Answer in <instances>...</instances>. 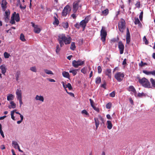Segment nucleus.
<instances>
[{"label":"nucleus","mask_w":155,"mask_h":155,"mask_svg":"<svg viewBox=\"0 0 155 155\" xmlns=\"http://www.w3.org/2000/svg\"><path fill=\"white\" fill-rule=\"evenodd\" d=\"M58 40L61 47L64 45V43L65 45L70 44L71 41V38L68 35L66 36L64 34H59L58 35Z\"/></svg>","instance_id":"f257e3e1"},{"label":"nucleus","mask_w":155,"mask_h":155,"mask_svg":"<svg viewBox=\"0 0 155 155\" xmlns=\"http://www.w3.org/2000/svg\"><path fill=\"white\" fill-rule=\"evenodd\" d=\"M91 19L90 15L87 16L84 19L82 20L79 24L78 22L76 23L74 26L77 28L79 29L80 27L83 28V31H84L86 26L87 24Z\"/></svg>","instance_id":"f03ea898"},{"label":"nucleus","mask_w":155,"mask_h":155,"mask_svg":"<svg viewBox=\"0 0 155 155\" xmlns=\"http://www.w3.org/2000/svg\"><path fill=\"white\" fill-rule=\"evenodd\" d=\"M138 82L143 87L145 88H151L150 84L147 79L145 78H140V77H137Z\"/></svg>","instance_id":"7ed1b4c3"},{"label":"nucleus","mask_w":155,"mask_h":155,"mask_svg":"<svg viewBox=\"0 0 155 155\" xmlns=\"http://www.w3.org/2000/svg\"><path fill=\"white\" fill-rule=\"evenodd\" d=\"M107 35L106 28L104 26H102L100 31V35L101 40L103 42H105Z\"/></svg>","instance_id":"20e7f679"},{"label":"nucleus","mask_w":155,"mask_h":155,"mask_svg":"<svg viewBox=\"0 0 155 155\" xmlns=\"http://www.w3.org/2000/svg\"><path fill=\"white\" fill-rule=\"evenodd\" d=\"M125 21L123 18H121L120 21L118 23V28L119 30L121 32H123L125 28Z\"/></svg>","instance_id":"39448f33"},{"label":"nucleus","mask_w":155,"mask_h":155,"mask_svg":"<svg viewBox=\"0 0 155 155\" xmlns=\"http://www.w3.org/2000/svg\"><path fill=\"white\" fill-rule=\"evenodd\" d=\"M124 76V74L121 72H118L116 73L114 75L115 78L118 82L121 81L123 80Z\"/></svg>","instance_id":"423d86ee"},{"label":"nucleus","mask_w":155,"mask_h":155,"mask_svg":"<svg viewBox=\"0 0 155 155\" xmlns=\"http://www.w3.org/2000/svg\"><path fill=\"white\" fill-rule=\"evenodd\" d=\"M80 1H76L74 2L73 5V11L74 13H76L78 9L79 6L81 7V5L80 4Z\"/></svg>","instance_id":"0eeeda50"},{"label":"nucleus","mask_w":155,"mask_h":155,"mask_svg":"<svg viewBox=\"0 0 155 155\" xmlns=\"http://www.w3.org/2000/svg\"><path fill=\"white\" fill-rule=\"evenodd\" d=\"M84 63V61L81 60H78L76 61L74 60L72 62V66L75 68H77L79 66H81Z\"/></svg>","instance_id":"6e6552de"},{"label":"nucleus","mask_w":155,"mask_h":155,"mask_svg":"<svg viewBox=\"0 0 155 155\" xmlns=\"http://www.w3.org/2000/svg\"><path fill=\"white\" fill-rule=\"evenodd\" d=\"M71 8L70 6L68 5H67L64 8L62 12V16H67L68 12L70 11Z\"/></svg>","instance_id":"1a4fd4ad"},{"label":"nucleus","mask_w":155,"mask_h":155,"mask_svg":"<svg viewBox=\"0 0 155 155\" xmlns=\"http://www.w3.org/2000/svg\"><path fill=\"white\" fill-rule=\"evenodd\" d=\"M118 48L120 51V54H122L123 53L124 50V45L121 41H119L118 45Z\"/></svg>","instance_id":"9d476101"},{"label":"nucleus","mask_w":155,"mask_h":155,"mask_svg":"<svg viewBox=\"0 0 155 155\" xmlns=\"http://www.w3.org/2000/svg\"><path fill=\"white\" fill-rule=\"evenodd\" d=\"M127 31L126 38V43L127 44H129L130 41V35L128 28H127Z\"/></svg>","instance_id":"9b49d317"},{"label":"nucleus","mask_w":155,"mask_h":155,"mask_svg":"<svg viewBox=\"0 0 155 155\" xmlns=\"http://www.w3.org/2000/svg\"><path fill=\"white\" fill-rule=\"evenodd\" d=\"M104 74L105 75L108 76V77L111 79V70L110 68L107 69L104 71Z\"/></svg>","instance_id":"f8f14e48"},{"label":"nucleus","mask_w":155,"mask_h":155,"mask_svg":"<svg viewBox=\"0 0 155 155\" xmlns=\"http://www.w3.org/2000/svg\"><path fill=\"white\" fill-rule=\"evenodd\" d=\"M17 99L22 98V92L21 90L17 89L16 92Z\"/></svg>","instance_id":"ddd939ff"},{"label":"nucleus","mask_w":155,"mask_h":155,"mask_svg":"<svg viewBox=\"0 0 155 155\" xmlns=\"http://www.w3.org/2000/svg\"><path fill=\"white\" fill-rule=\"evenodd\" d=\"M7 2L6 1H2L1 6L2 9L4 11H5L7 7Z\"/></svg>","instance_id":"4468645a"},{"label":"nucleus","mask_w":155,"mask_h":155,"mask_svg":"<svg viewBox=\"0 0 155 155\" xmlns=\"http://www.w3.org/2000/svg\"><path fill=\"white\" fill-rule=\"evenodd\" d=\"M0 69L1 70L2 73L5 75L6 71V69L5 65H1L0 66Z\"/></svg>","instance_id":"2eb2a0df"},{"label":"nucleus","mask_w":155,"mask_h":155,"mask_svg":"<svg viewBox=\"0 0 155 155\" xmlns=\"http://www.w3.org/2000/svg\"><path fill=\"white\" fill-rule=\"evenodd\" d=\"M5 21L8 20L9 18V15L10 14V12L9 10H6L5 12Z\"/></svg>","instance_id":"dca6fc26"},{"label":"nucleus","mask_w":155,"mask_h":155,"mask_svg":"<svg viewBox=\"0 0 155 155\" xmlns=\"http://www.w3.org/2000/svg\"><path fill=\"white\" fill-rule=\"evenodd\" d=\"M127 90L129 91H132L135 94L137 93L136 90L133 86H130L127 88Z\"/></svg>","instance_id":"f3484780"},{"label":"nucleus","mask_w":155,"mask_h":155,"mask_svg":"<svg viewBox=\"0 0 155 155\" xmlns=\"http://www.w3.org/2000/svg\"><path fill=\"white\" fill-rule=\"evenodd\" d=\"M62 75L65 78H68V79H69L70 78V75L68 72H67L63 71L62 72Z\"/></svg>","instance_id":"a211bd4d"},{"label":"nucleus","mask_w":155,"mask_h":155,"mask_svg":"<svg viewBox=\"0 0 155 155\" xmlns=\"http://www.w3.org/2000/svg\"><path fill=\"white\" fill-rule=\"evenodd\" d=\"M16 15V12H14L13 14L12 17H11V20L10 21V23L12 24H14L15 23V17Z\"/></svg>","instance_id":"6ab92c4d"},{"label":"nucleus","mask_w":155,"mask_h":155,"mask_svg":"<svg viewBox=\"0 0 155 155\" xmlns=\"http://www.w3.org/2000/svg\"><path fill=\"white\" fill-rule=\"evenodd\" d=\"M35 99L36 100H39L42 102L44 101V97L43 96H38V95H37L36 96Z\"/></svg>","instance_id":"aec40b11"},{"label":"nucleus","mask_w":155,"mask_h":155,"mask_svg":"<svg viewBox=\"0 0 155 155\" xmlns=\"http://www.w3.org/2000/svg\"><path fill=\"white\" fill-rule=\"evenodd\" d=\"M107 128L109 130L111 129L113 126L112 124L111 121L110 120H108L107 122Z\"/></svg>","instance_id":"412c9836"},{"label":"nucleus","mask_w":155,"mask_h":155,"mask_svg":"<svg viewBox=\"0 0 155 155\" xmlns=\"http://www.w3.org/2000/svg\"><path fill=\"white\" fill-rule=\"evenodd\" d=\"M94 120L95 121L96 129H97L99 124V120L98 118H94Z\"/></svg>","instance_id":"4be33fe9"},{"label":"nucleus","mask_w":155,"mask_h":155,"mask_svg":"<svg viewBox=\"0 0 155 155\" xmlns=\"http://www.w3.org/2000/svg\"><path fill=\"white\" fill-rule=\"evenodd\" d=\"M14 98V96L12 94H8L7 96V100L9 101L12 100Z\"/></svg>","instance_id":"5701e85b"},{"label":"nucleus","mask_w":155,"mask_h":155,"mask_svg":"<svg viewBox=\"0 0 155 155\" xmlns=\"http://www.w3.org/2000/svg\"><path fill=\"white\" fill-rule=\"evenodd\" d=\"M150 82L152 84L151 88H155V80L153 78H151L150 80Z\"/></svg>","instance_id":"b1692460"},{"label":"nucleus","mask_w":155,"mask_h":155,"mask_svg":"<svg viewBox=\"0 0 155 155\" xmlns=\"http://www.w3.org/2000/svg\"><path fill=\"white\" fill-rule=\"evenodd\" d=\"M54 21L53 22V24L54 25H58L59 23V21L58 20L57 18H56L55 16L54 17Z\"/></svg>","instance_id":"393cba45"},{"label":"nucleus","mask_w":155,"mask_h":155,"mask_svg":"<svg viewBox=\"0 0 155 155\" xmlns=\"http://www.w3.org/2000/svg\"><path fill=\"white\" fill-rule=\"evenodd\" d=\"M12 146L15 149H17V147L19 146L17 142L15 141H12Z\"/></svg>","instance_id":"a878e982"},{"label":"nucleus","mask_w":155,"mask_h":155,"mask_svg":"<svg viewBox=\"0 0 155 155\" xmlns=\"http://www.w3.org/2000/svg\"><path fill=\"white\" fill-rule=\"evenodd\" d=\"M34 32L37 34L39 33L41 31V29L40 28L38 27V26L37 27H35L34 29Z\"/></svg>","instance_id":"bb28decb"},{"label":"nucleus","mask_w":155,"mask_h":155,"mask_svg":"<svg viewBox=\"0 0 155 155\" xmlns=\"http://www.w3.org/2000/svg\"><path fill=\"white\" fill-rule=\"evenodd\" d=\"M101 82V78L99 77H97L95 79V83L96 84H99Z\"/></svg>","instance_id":"cd10ccee"},{"label":"nucleus","mask_w":155,"mask_h":155,"mask_svg":"<svg viewBox=\"0 0 155 155\" xmlns=\"http://www.w3.org/2000/svg\"><path fill=\"white\" fill-rule=\"evenodd\" d=\"M78 69L76 70H70L69 71L70 73H71L72 74L73 76H75L77 74V71L78 70Z\"/></svg>","instance_id":"c85d7f7f"},{"label":"nucleus","mask_w":155,"mask_h":155,"mask_svg":"<svg viewBox=\"0 0 155 155\" xmlns=\"http://www.w3.org/2000/svg\"><path fill=\"white\" fill-rule=\"evenodd\" d=\"M63 27L65 28H68L69 27L68 24V22H64L62 23Z\"/></svg>","instance_id":"c756f323"},{"label":"nucleus","mask_w":155,"mask_h":155,"mask_svg":"<svg viewBox=\"0 0 155 155\" xmlns=\"http://www.w3.org/2000/svg\"><path fill=\"white\" fill-rule=\"evenodd\" d=\"M76 48V46L75 43L74 42H72L71 44V46L70 47V49L72 50H74Z\"/></svg>","instance_id":"7c9ffc66"},{"label":"nucleus","mask_w":155,"mask_h":155,"mask_svg":"<svg viewBox=\"0 0 155 155\" xmlns=\"http://www.w3.org/2000/svg\"><path fill=\"white\" fill-rule=\"evenodd\" d=\"M44 71L45 73L48 74L53 75L54 74L52 72L51 70H48L47 69H45L44 70Z\"/></svg>","instance_id":"2f4dec72"},{"label":"nucleus","mask_w":155,"mask_h":155,"mask_svg":"<svg viewBox=\"0 0 155 155\" xmlns=\"http://www.w3.org/2000/svg\"><path fill=\"white\" fill-rule=\"evenodd\" d=\"M15 20L17 22H18L20 21L19 15L18 13L16 14L15 16Z\"/></svg>","instance_id":"473e14b6"},{"label":"nucleus","mask_w":155,"mask_h":155,"mask_svg":"<svg viewBox=\"0 0 155 155\" xmlns=\"http://www.w3.org/2000/svg\"><path fill=\"white\" fill-rule=\"evenodd\" d=\"M102 13L105 15H107L109 13L108 9L107 8L105 10L102 11Z\"/></svg>","instance_id":"72a5a7b5"},{"label":"nucleus","mask_w":155,"mask_h":155,"mask_svg":"<svg viewBox=\"0 0 155 155\" xmlns=\"http://www.w3.org/2000/svg\"><path fill=\"white\" fill-rule=\"evenodd\" d=\"M20 38V40L22 41H26L25 38V36L22 33L21 34Z\"/></svg>","instance_id":"f704fd0d"},{"label":"nucleus","mask_w":155,"mask_h":155,"mask_svg":"<svg viewBox=\"0 0 155 155\" xmlns=\"http://www.w3.org/2000/svg\"><path fill=\"white\" fill-rule=\"evenodd\" d=\"M146 96V94L142 92V93H138L137 94V96L140 97H145Z\"/></svg>","instance_id":"c9c22d12"},{"label":"nucleus","mask_w":155,"mask_h":155,"mask_svg":"<svg viewBox=\"0 0 155 155\" xmlns=\"http://www.w3.org/2000/svg\"><path fill=\"white\" fill-rule=\"evenodd\" d=\"M139 66L140 67H142L145 65H147V64L146 63H144L143 61H141L140 63L139 64Z\"/></svg>","instance_id":"e433bc0d"},{"label":"nucleus","mask_w":155,"mask_h":155,"mask_svg":"<svg viewBox=\"0 0 155 155\" xmlns=\"http://www.w3.org/2000/svg\"><path fill=\"white\" fill-rule=\"evenodd\" d=\"M134 23L135 25L139 24H141V23L139 19H138V18H136L135 19V20Z\"/></svg>","instance_id":"4c0bfd02"},{"label":"nucleus","mask_w":155,"mask_h":155,"mask_svg":"<svg viewBox=\"0 0 155 155\" xmlns=\"http://www.w3.org/2000/svg\"><path fill=\"white\" fill-rule=\"evenodd\" d=\"M15 111H16V110H14L13 111H11V118L12 119L14 120H15V117L14 116V114Z\"/></svg>","instance_id":"58836bf2"},{"label":"nucleus","mask_w":155,"mask_h":155,"mask_svg":"<svg viewBox=\"0 0 155 155\" xmlns=\"http://www.w3.org/2000/svg\"><path fill=\"white\" fill-rule=\"evenodd\" d=\"M4 57L6 58H9V57L10 56V54L6 52L4 53Z\"/></svg>","instance_id":"ea45409f"},{"label":"nucleus","mask_w":155,"mask_h":155,"mask_svg":"<svg viewBox=\"0 0 155 155\" xmlns=\"http://www.w3.org/2000/svg\"><path fill=\"white\" fill-rule=\"evenodd\" d=\"M68 87L69 90H72V87L71 85V84L70 83H68L67 85H66V87Z\"/></svg>","instance_id":"a19ab883"},{"label":"nucleus","mask_w":155,"mask_h":155,"mask_svg":"<svg viewBox=\"0 0 155 155\" xmlns=\"http://www.w3.org/2000/svg\"><path fill=\"white\" fill-rule=\"evenodd\" d=\"M111 104L110 102L108 103L106 106V108L107 109H110L111 107Z\"/></svg>","instance_id":"79ce46f5"},{"label":"nucleus","mask_w":155,"mask_h":155,"mask_svg":"<svg viewBox=\"0 0 155 155\" xmlns=\"http://www.w3.org/2000/svg\"><path fill=\"white\" fill-rule=\"evenodd\" d=\"M86 68L84 67L81 70V72L84 74H85L86 73Z\"/></svg>","instance_id":"37998d69"},{"label":"nucleus","mask_w":155,"mask_h":155,"mask_svg":"<svg viewBox=\"0 0 155 155\" xmlns=\"http://www.w3.org/2000/svg\"><path fill=\"white\" fill-rule=\"evenodd\" d=\"M10 104L11 105L12 108H15L16 107V104L14 103V101H12L10 102Z\"/></svg>","instance_id":"c03bdc74"},{"label":"nucleus","mask_w":155,"mask_h":155,"mask_svg":"<svg viewBox=\"0 0 155 155\" xmlns=\"http://www.w3.org/2000/svg\"><path fill=\"white\" fill-rule=\"evenodd\" d=\"M30 70L34 72H36V68L35 66L31 67L30 68Z\"/></svg>","instance_id":"a18cd8bd"},{"label":"nucleus","mask_w":155,"mask_h":155,"mask_svg":"<svg viewBox=\"0 0 155 155\" xmlns=\"http://www.w3.org/2000/svg\"><path fill=\"white\" fill-rule=\"evenodd\" d=\"M143 39L144 41L145 42V44L146 45H147L148 44V41L147 40L145 36L143 37Z\"/></svg>","instance_id":"49530a36"},{"label":"nucleus","mask_w":155,"mask_h":155,"mask_svg":"<svg viewBox=\"0 0 155 155\" xmlns=\"http://www.w3.org/2000/svg\"><path fill=\"white\" fill-rule=\"evenodd\" d=\"M97 69H98V73L99 74L101 73V72L102 71V69L101 67L100 66H98V68H97Z\"/></svg>","instance_id":"de8ad7c7"},{"label":"nucleus","mask_w":155,"mask_h":155,"mask_svg":"<svg viewBox=\"0 0 155 155\" xmlns=\"http://www.w3.org/2000/svg\"><path fill=\"white\" fill-rule=\"evenodd\" d=\"M60 49L59 47V45H58L56 47V52L57 53H58L60 51Z\"/></svg>","instance_id":"09e8293b"},{"label":"nucleus","mask_w":155,"mask_h":155,"mask_svg":"<svg viewBox=\"0 0 155 155\" xmlns=\"http://www.w3.org/2000/svg\"><path fill=\"white\" fill-rule=\"evenodd\" d=\"M114 91H112L111 93L110 94L109 96L110 97H114L115 96V93Z\"/></svg>","instance_id":"8fccbe9b"},{"label":"nucleus","mask_w":155,"mask_h":155,"mask_svg":"<svg viewBox=\"0 0 155 155\" xmlns=\"http://www.w3.org/2000/svg\"><path fill=\"white\" fill-rule=\"evenodd\" d=\"M143 12H140V15H139V18L140 21H141L142 20L143 16Z\"/></svg>","instance_id":"3c124183"},{"label":"nucleus","mask_w":155,"mask_h":155,"mask_svg":"<svg viewBox=\"0 0 155 155\" xmlns=\"http://www.w3.org/2000/svg\"><path fill=\"white\" fill-rule=\"evenodd\" d=\"M81 113L83 114H84L87 115H88L89 114L87 111L85 110H84L81 111Z\"/></svg>","instance_id":"603ef678"},{"label":"nucleus","mask_w":155,"mask_h":155,"mask_svg":"<svg viewBox=\"0 0 155 155\" xmlns=\"http://www.w3.org/2000/svg\"><path fill=\"white\" fill-rule=\"evenodd\" d=\"M143 72L144 73L147 75L151 74V71H148L146 70H143Z\"/></svg>","instance_id":"864d4df0"},{"label":"nucleus","mask_w":155,"mask_h":155,"mask_svg":"<svg viewBox=\"0 0 155 155\" xmlns=\"http://www.w3.org/2000/svg\"><path fill=\"white\" fill-rule=\"evenodd\" d=\"M97 112H99V109L98 108L94 106H92V107Z\"/></svg>","instance_id":"5fc2aeb1"},{"label":"nucleus","mask_w":155,"mask_h":155,"mask_svg":"<svg viewBox=\"0 0 155 155\" xmlns=\"http://www.w3.org/2000/svg\"><path fill=\"white\" fill-rule=\"evenodd\" d=\"M135 6L136 7L140 8V3L139 2H137L135 4Z\"/></svg>","instance_id":"6e6d98bb"},{"label":"nucleus","mask_w":155,"mask_h":155,"mask_svg":"<svg viewBox=\"0 0 155 155\" xmlns=\"http://www.w3.org/2000/svg\"><path fill=\"white\" fill-rule=\"evenodd\" d=\"M89 101H90L91 105V107H92V106H94V101L91 99H89Z\"/></svg>","instance_id":"4d7b16f0"},{"label":"nucleus","mask_w":155,"mask_h":155,"mask_svg":"<svg viewBox=\"0 0 155 155\" xmlns=\"http://www.w3.org/2000/svg\"><path fill=\"white\" fill-rule=\"evenodd\" d=\"M19 74V73L17 72V74H15L16 79L17 81H18V80Z\"/></svg>","instance_id":"13d9d810"},{"label":"nucleus","mask_w":155,"mask_h":155,"mask_svg":"<svg viewBox=\"0 0 155 155\" xmlns=\"http://www.w3.org/2000/svg\"><path fill=\"white\" fill-rule=\"evenodd\" d=\"M18 99L19 100L20 107H21V105L23 104V103L22 102V98H21Z\"/></svg>","instance_id":"bf43d9fd"},{"label":"nucleus","mask_w":155,"mask_h":155,"mask_svg":"<svg viewBox=\"0 0 155 155\" xmlns=\"http://www.w3.org/2000/svg\"><path fill=\"white\" fill-rule=\"evenodd\" d=\"M106 83L104 82V84H102L101 85V87L104 89H106Z\"/></svg>","instance_id":"052dcab7"},{"label":"nucleus","mask_w":155,"mask_h":155,"mask_svg":"<svg viewBox=\"0 0 155 155\" xmlns=\"http://www.w3.org/2000/svg\"><path fill=\"white\" fill-rule=\"evenodd\" d=\"M106 117L109 120H111L112 119V118L110 116V114H108L107 115Z\"/></svg>","instance_id":"680f3d73"},{"label":"nucleus","mask_w":155,"mask_h":155,"mask_svg":"<svg viewBox=\"0 0 155 155\" xmlns=\"http://www.w3.org/2000/svg\"><path fill=\"white\" fill-rule=\"evenodd\" d=\"M0 133L1 134V135L2 136V137L4 138L5 137L4 135V134L2 130H0Z\"/></svg>","instance_id":"e2e57ef3"},{"label":"nucleus","mask_w":155,"mask_h":155,"mask_svg":"<svg viewBox=\"0 0 155 155\" xmlns=\"http://www.w3.org/2000/svg\"><path fill=\"white\" fill-rule=\"evenodd\" d=\"M126 59L125 58V59H124L123 62H122V64L123 65H125L126 64H127V63H126Z\"/></svg>","instance_id":"0e129e2a"},{"label":"nucleus","mask_w":155,"mask_h":155,"mask_svg":"<svg viewBox=\"0 0 155 155\" xmlns=\"http://www.w3.org/2000/svg\"><path fill=\"white\" fill-rule=\"evenodd\" d=\"M47 79L50 82H55V81L53 79L50 78H48Z\"/></svg>","instance_id":"69168bd1"},{"label":"nucleus","mask_w":155,"mask_h":155,"mask_svg":"<svg viewBox=\"0 0 155 155\" xmlns=\"http://www.w3.org/2000/svg\"><path fill=\"white\" fill-rule=\"evenodd\" d=\"M19 7H20V8H21V9H25L26 8L25 5L22 6V5L21 4L20 5Z\"/></svg>","instance_id":"338daca9"},{"label":"nucleus","mask_w":155,"mask_h":155,"mask_svg":"<svg viewBox=\"0 0 155 155\" xmlns=\"http://www.w3.org/2000/svg\"><path fill=\"white\" fill-rule=\"evenodd\" d=\"M71 16L74 19H75L76 17V15L74 13L71 15Z\"/></svg>","instance_id":"774afa93"}]
</instances>
